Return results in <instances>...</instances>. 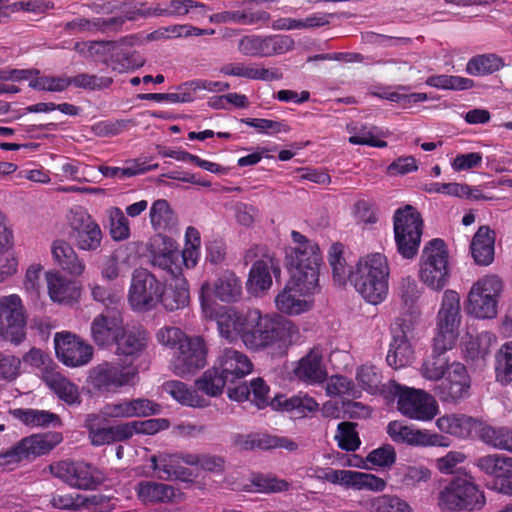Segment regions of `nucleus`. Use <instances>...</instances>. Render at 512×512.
I'll use <instances>...</instances> for the list:
<instances>
[{
    "mask_svg": "<svg viewBox=\"0 0 512 512\" xmlns=\"http://www.w3.org/2000/svg\"><path fill=\"white\" fill-rule=\"evenodd\" d=\"M436 424L441 432L466 439L476 430L478 421L464 414H450L438 418Z\"/></svg>",
    "mask_w": 512,
    "mask_h": 512,
    "instance_id": "nucleus-36",
    "label": "nucleus"
},
{
    "mask_svg": "<svg viewBox=\"0 0 512 512\" xmlns=\"http://www.w3.org/2000/svg\"><path fill=\"white\" fill-rule=\"evenodd\" d=\"M71 229V238L80 250L95 251L100 247L102 231L89 214L77 213L71 222Z\"/></svg>",
    "mask_w": 512,
    "mask_h": 512,
    "instance_id": "nucleus-23",
    "label": "nucleus"
},
{
    "mask_svg": "<svg viewBox=\"0 0 512 512\" xmlns=\"http://www.w3.org/2000/svg\"><path fill=\"white\" fill-rule=\"evenodd\" d=\"M266 48V35L243 36L238 43L239 52L250 57H266Z\"/></svg>",
    "mask_w": 512,
    "mask_h": 512,
    "instance_id": "nucleus-57",
    "label": "nucleus"
},
{
    "mask_svg": "<svg viewBox=\"0 0 512 512\" xmlns=\"http://www.w3.org/2000/svg\"><path fill=\"white\" fill-rule=\"evenodd\" d=\"M448 250L444 240L435 238L426 243L420 259V280L433 290L440 291L448 283Z\"/></svg>",
    "mask_w": 512,
    "mask_h": 512,
    "instance_id": "nucleus-10",
    "label": "nucleus"
},
{
    "mask_svg": "<svg viewBox=\"0 0 512 512\" xmlns=\"http://www.w3.org/2000/svg\"><path fill=\"white\" fill-rule=\"evenodd\" d=\"M129 418L147 417L161 412V406L146 398L127 399Z\"/></svg>",
    "mask_w": 512,
    "mask_h": 512,
    "instance_id": "nucleus-63",
    "label": "nucleus"
},
{
    "mask_svg": "<svg viewBox=\"0 0 512 512\" xmlns=\"http://www.w3.org/2000/svg\"><path fill=\"white\" fill-rule=\"evenodd\" d=\"M148 333L142 326L123 327L115 344L118 356L138 358L147 348Z\"/></svg>",
    "mask_w": 512,
    "mask_h": 512,
    "instance_id": "nucleus-27",
    "label": "nucleus"
},
{
    "mask_svg": "<svg viewBox=\"0 0 512 512\" xmlns=\"http://www.w3.org/2000/svg\"><path fill=\"white\" fill-rule=\"evenodd\" d=\"M372 507L375 512H413L408 502L393 495L377 497L373 500Z\"/></svg>",
    "mask_w": 512,
    "mask_h": 512,
    "instance_id": "nucleus-59",
    "label": "nucleus"
},
{
    "mask_svg": "<svg viewBox=\"0 0 512 512\" xmlns=\"http://www.w3.org/2000/svg\"><path fill=\"white\" fill-rule=\"evenodd\" d=\"M389 266L381 253H372L360 258L354 271H350V283L368 302L377 305L388 293Z\"/></svg>",
    "mask_w": 512,
    "mask_h": 512,
    "instance_id": "nucleus-4",
    "label": "nucleus"
},
{
    "mask_svg": "<svg viewBox=\"0 0 512 512\" xmlns=\"http://www.w3.org/2000/svg\"><path fill=\"white\" fill-rule=\"evenodd\" d=\"M474 465L484 474L499 479L500 492L512 495V458L500 454H488L478 457Z\"/></svg>",
    "mask_w": 512,
    "mask_h": 512,
    "instance_id": "nucleus-22",
    "label": "nucleus"
},
{
    "mask_svg": "<svg viewBox=\"0 0 512 512\" xmlns=\"http://www.w3.org/2000/svg\"><path fill=\"white\" fill-rule=\"evenodd\" d=\"M0 336L14 345L26 337L25 308L17 294L0 298Z\"/></svg>",
    "mask_w": 512,
    "mask_h": 512,
    "instance_id": "nucleus-13",
    "label": "nucleus"
},
{
    "mask_svg": "<svg viewBox=\"0 0 512 512\" xmlns=\"http://www.w3.org/2000/svg\"><path fill=\"white\" fill-rule=\"evenodd\" d=\"M29 87L35 90L62 92L69 87L67 76H40L29 81Z\"/></svg>",
    "mask_w": 512,
    "mask_h": 512,
    "instance_id": "nucleus-62",
    "label": "nucleus"
},
{
    "mask_svg": "<svg viewBox=\"0 0 512 512\" xmlns=\"http://www.w3.org/2000/svg\"><path fill=\"white\" fill-rule=\"evenodd\" d=\"M220 72L226 76H235L257 81H277L283 78L279 68H265L261 63L232 62L223 65Z\"/></svg>",
    "mask_w": 512,
    "mask_h": 512,
    "instance_id": "nucleus-25",
    "label": "nucleus"
},
{
    "mask_svg": "<svg viewBox=\"0 0 512 512\" xmlns=\"http://www.w3.org/2000/svg\"><path fill=\"white\" fill-rule=\"evenodd\" d=\"M123 25V19L120 18H102L94 17L91 19L77 17L67 22L64 29L71 34L86 33H108L116 32Z\"/></svg>",
    "mask_w": 512,
    "mask_h": 512,
    "instance_id": "nucleus-30",
    "label": "nucleus"
},
{
    "mask_svg": "<svg viewBox=\"0 0 512 512\" xmlns=\"http://www.w3.org/2000/svg\"><path fill=\"white\" fill-rule=\"evenodd\" d=\"M158 168V164H149L139 159L129 162L127 167H113L101 165L99 172L107 178H119L125 179L130 178L139 174H143L147 171H152Z\"/></svg>",
    "mask_w": 512,
    "mask_h": 512,
    "instance_id": "nucleus-49",
    "label": "nucleus"
},
{
    "mask_svg": "<svg viewBox=\"0 0 512 512\" xmlns=\"http://www.w3.org/2000/svg\"><path fill=\"white\" fill-rule=\"evenodd\" d=\"M21 371V359L11 353L0 351V381L12 382Z\"/></svg>",
    "mask_w": 512,
    "mask_h": 512,
    "instance_id": "nucleus-61",
    "label": "nucleus"
},
{
    "mask_svg": "<svg viewBox=\"0 0 512 512\" xmlns=\"http://www.w3.org/2000/svg\"><path fill=\"white\" fill-rule=\"evenodd\" d=\"M47 386L68 405H79L81 396L77 385L59 372L51 371L44 375Z\"/></svg>",
    "mask_w": 512,
    "mask_h": 512,
    "instance_id": "nucleus-40",
    "label": "nucleus"
},
{
    "mask_svg": "<svg viewBox=\"0 0 512 512\" xmlns=\"http://www.w3.org/2000/svg\"><path fill=\"white\" fill-rule=\"evenodd\" d=\"M54 447L47 436L31 435L19 441L14 447L0 455L6 463L19 462L30 456H40L50 452Z\"/></svg>",
    "mask_w": 512,
    "mask_h": 512,
    "instance_id": "nucleus-28",
    "label": "nucleus"
},
{
    "mask_svg": "<svg viewBox=\"0 0 512 512\" xmlns=\"http://www.w3.org/2000/svg\"><path fill=\"white\" fill-rule=\"evenodd\" d=\"M485 503L484 492L468 474L452 478L438 496V506L442 512L480 510Z\"/></svg>",
    "mask_w": 512,
    "mask_h": 512,
    "instance_id": "nucleus-7",
    "label": "nucleus"
},
{
    "mask_svg": "<svg viewBox=\"0 0 512 512\" xmlns=\"http://www.w3.org/2000/svg\"><path fill=\"white\" fill-rule=\"evenodd\" d=\"M322 479L333 484H341L347 488L357 490L382 491L386 487V482L370 473L352 471V470H335L328 468L321 476Z\"/></svg>",
    "mask_w": 512,
    "mask_h": 512,
    "instance_id": "nucleus-21",
    "label": "nucleus"
},
{
    "mask_svg": "<svg viewBox=\"0 0 512 512\" xmlns=\"http://www.w3.org/2000/svg\"><path fill=\"white\" fill-rule=\"evenodd\" d=\"M322 351L314 347L304 356L295 370L296 375L310 383L322 382L326 378V371L322 366Z\"/></svg>",
    "mask_w": 512,
    "mask_h": 512,
    "instance_id": "nucleus-39",
    "label": "nucleus"
},
{
    "mask_svg": "<svg viewBox=\"0 0 512 512\" xmlns=\"http://www.w3.org/2000/svg\"><path fill=\"white\" fill-rule=\"evenodd\" d=\"M291 239L295 247L286 253L291 276L310 281L308 285L319 283V268L322 263L319 245L296 230L291 232Z\"/></svg>",
    "mask_w": 512,
    "mask_h": 512,
    "instance_id": "nucleus-8",
    "label": "nucleus"
},
{
    "mask_svg": "<svg viewBox=\"0 0 512 512\" xmlns=\"http://www.w3.org/2000/svg\"><path fill=\"white\" fill-rule=\"evenodd\" d=\"M47 286L49 296L54 302L68 303L76 300L80 295L76 283L67 280L58 272L47 273Z\"/></svg>",
    "mask_w": 512,
    "mask_h": 512,
    "instance_id": "nucleus-41",
    "label": "nucleus"
},
{
    "mask_svg": "<svg viewBox=\"0 0 512 512\" xmlns=\"http://www.w3.org/2000/svg\"><path fill=\"white\" fill-rule=\"evenodd\" d=\"M169 420L165 418H151L143 421L120 423L115 426L101 427V418L96 413L85 416L84 427L88 431V438L93 446H103L116 442H124L135 434L153 435L168 429Z\"/></svg>",
    "mask_w": 512,
    "mask_h": 512,
    "instance_id": "nucleus-5",
    "label": "nucleus"
},
{
    "mask_svg": "<svg viewBox=\"0 0 512 512\" xmlns=\"http://www.w3.org/2000/svg\"><path fill=\"white\" fill-rule=\"evenodd\" d=\"M460 324V297L454 290H446L438 312V329L457 332Z\"/></svg>",
    "mask_w": 512,
    "mask_h": 512,
    "instance_id": "nucleus-34",
    "label": "nucleus"
},
{
    "mask_svg": "<svg viewBox=\"0 0 512 512\" xmlns=\"http://www.w3.org/2000/svg\"><path fill=\"white\" fill-rule=\"evenodd\" d=\"M404 324L400 325V331L394 332L393 341L390 343V348L386 357L389 366L394 369H399L407 366L413 356L411 345L408 342L407 331L404 329Z\"/></svg>",
    "mask_w": 512,
    "mask_h": 512,
    "instance_id": "nucleus-38",
    "label": "nucleus"
},
{
    "mask_svg": "<svg viewBox=\"0 0 512 512\" xmlns=\"http://www.w3.org/2000/svg\"><path fill=\"white\" fill-rule=\"evenodd\" d=\"M137 370L117 362H102L89 375L92 388L98 393H116L125 386L134 384Z\"/></svg>",
    "mask_w": 512,
    "mask_h": 512,
    "instance_id": "nucleus-14",
    "label": "nucleus"
},
{
    "mask_svg": "<svg viewBox=\"0 0 512 512\" xmlns=\"http://www.w3.org/2000/svg\"><path fill=\"white\" fill-rule=\"evenodd\" d=\"M211 291L208 282L202 284L199 293L202 313L207 319H216L220 335L225 339L234 341L239 338L250 351L269 349L272 354L283 356L298 336L297 326L281 315L262 314L259 309L241 313L228 307L216 311Z\"/></svg>",
    "mask_w": 512,
    "mask_h": 512,
    "instance_id": "nucleus-1",
    "label": "nucleus"
},
{
    "mask_svg": "<svg viewBox=\"0 0 512 512\" xmlns=\"http://www.w3.org/2000/svg\"><path fill=\"white\" fill-rule=\"evenodd\" d=\"M105 500L102 495H93L91 497L80 494H55L50 501L53 508L60 510H79L97 506Z\"/></svg>",
    "mask_w": 512,
    "mask_h": 512,
    "instance_id": "nucleus-45",
    "label": "nucleus"
},
{
    "mask_svg": "<svg viewBox=\"0 0 512 512\" xmlns=\"http://www.w3.org/2000/svg\"><path fill=\"white\" fill-rule=\"evenodd\" d=\"M13 415L23 424L30 427L61 426V419L59 415L46 410L19 408L14 410Z\"/></svg>",
    "mask_w": 512,
    "mask_h": 512,
    "instance_id": "nucleus-44",
    "label": "nucleus"
},
{
    "mask_svg": "<svg viewBox=\"0 0 512 512\" xmlns=\"http://www.w3.org/2000/svg\"><path fill=\"white\" fill-rule=\"evenodd\" d=\"M308 282V280L291 276L275 298L277 309L288 315H298L308 311L310 302L306 298L319 290V283L308 285Z\"/></svg>",
    "mask_w": 512,
    "mask_h": 512,
    "instance_id": "nucleus-16",
    "label": "nucleus"
},
{
    "mask_svg": "<svg viewBox=\"0 0 512 512\" xmlns=\"http://www.w3.org/2000/svg\"><path fill=\"white\" fill-rule=\"evenodd\" d=\"M124 327L122 313L116 309H106L91 322V338L96 346L108 348L115 344Z\"/></svg>",
    "mask_w": 512,
    "mask_h": 512,
    "instance_id": "nucleus-20",
    "label": "nucleus"
},
{
    "mask_svg": "<svg viewBox=\"0 0 512 512\" xmlns=\"http://www.w3.org/2000/svg\"><path fill=\"white\" fill-rule=\"evenodd\" d=\"M253 364L247 355L234 350L225 349L219 358V366L207 370L201 379L194 382V407H204L206 402L197 395V391L209 396L222 393L225 385L235 384L252 372Z\"/></svg>",
    "mask_w": 512,
    "mask_h": 512,
    "instance_id": "nucleus-3",
    "label": "nucleus"
},
{
    "mask_svg": "<svg viewBox=\"0 0 512 512\" xmlns=\"http://www.w3.org/2000/svg\"><path fill=\"white\" fill-rule=\"evenodd\" d=\"M68 82L69 86L74 85L78 88L94 91L109 88L113 83V79L106 76L98 77L92 74L80 73L76 76L68 77Z\"/></svg>",
    "mask_w": 512,
    "mask_h": 512,
    "instance_id": "nucleus-58",
    "label": "nucleus"
},
{
    "mask_svg": "<svg viewBox=\"0 0 512 512\" xmlns=\"http://www.w3.org/2000/svg\"><path fill=\"white\" fill-rule=\"evenodd\" d=\"M145 64V59L139 52L132 49H116L113 50L109 67L113 71L119 73H126L137 70Z\"/></svg>",
    "mask_w": 512,
    "mask_h": 512,
    "instance_id": "nucleus-46",
    "label": "nucleus"
},
{
    "mask_svg": "<svg viewBox=\"0 0 512 512\" xmlns=\"http://www.w3.org/2000/svg\"><path fill=\"white\" fill-rule=\"evenodd\" d=\"M192 226L185 231L186 245L180 251L171 237H162L164 249L152 252V263L154 266L166 271L172 276L173 283L168 286L161 285L160 303L168 311H175L184 308L190 301L189 282L180 278L183 269H189L188 261L192 259Z\"/></svg>",
    "mask_w": 512,
    "mask_h": 512,
    "instance_id": "nucleus-2",
    "label": "nucleus"
},
{
    "mask_svg": "<svg viewBox=\"0 0 512 512\" xmlns=\"http://www.w3.org/2000/svg\"><path fill=\"white\" fill-rule=\"evenodd\" d=\"M54 345L57 358L67 367L84 366L93 357V347L70 332L56 333Z\"/></svg>",
    "mask_w": 512,
    "mask_h": 512,
    "instance_id": "nucleus-18",
    "label": "nucleus"
},
{
    "mask_svg": "<svg viewBox=\"0 0 512 512\" xmlns=\"http://www.w3.org/2000/svg\"><path fill=\"white\" fill-rule=\"evenodd\" d=\"M496 336L488 331L481 332L466 344L465 358L467 363L478 370H483L496 344Z\"/></svg>",
    "mask_w": 512,
    "mask_h": 512,
    "instance_id": "nucleus-29",
    "label": "nucleus"
},
{
    "mask_svg": "<svg viewBox=\"0 0 512 512\" xmlns=\"http://www.w3.org/2000/svg\"><path fill=\"white\" fill-rule=\"evenodd\" d=\"M326 391L330 396H348L353 399L361 396V391L354 382L342 375L332 376L327 383Z\"/></svg>",
    "mask_w": 512,
    "mask_h": 512,
    "instance_id": "nucleus-56",
    "label": "nucleus"
},
{
    "mask_svg": "<svg viewBox=\"0 0 512 512\" xmlns=\"http://www.w3.org/2000/svg\"><path fill=\"white\" fill-rule=\"evenodd\" d=\"M449 368L448 360L444 355H438L432 352L431 358L423 363L422 373L427 379L438 380L446 376Z\"/></svg>",
    "mask_w": 512,
    "mask_h": 512,
    "instance_id": "nucleus-60",
    "label": "nucleus"
},
{
    "mask_svg": "<svg viewBox=\"0 0 512 512\" xmlns=\"http://www.w3.org/2000/svg\"><path fill=\"white\" fill-rule=\"evenodd\" d=\"M49 470L53 476L77 489L93 490L103 481V474L84 461H59L49 465Z\"/></svg>",
    "mask_w": 512,
    "mask_h": 512,
    "instance_id": "nucleus-15",
    "label": "nucleus"
},
{
    "mask_svg": "<svg viewBox=\"0 0 512 512\" xmlns=\"http://www.w3.org/2000/svg\"><path fill=\"white\" fill-rule=\"evenodd\" d=\"M149 217L153 229L158 232L155 242L159 240L164 246L161 238L167 236L162 233L171 231L177 223L174 211L171 209L167 200L158 199L154 201L150 207Z\"/></svg>",
    "mask_w": 512,
    "mask_h": 512,
    "instance_id": "nucleus-35",
    "label": "nucleus"
},
{
    "mask_svg": "<svg viewBox=\"0 0 512 512\" xmlns=\"http://www.w3.org/2000/svg\"><path fill=\"white\" fill-rule=\"evenodd\" d=\"M115 46L116 44L113 41H86L76 43L75 49L78 52H83L84 48H86L89 57L101 61L108 66Z\"/></svg>",
    "mask_w": 512,
    "mask_h": 512,
    "instance_id": "nucleus-54",
    "label": "nucleus"
},
{
    "mask_svg": "<svg viewBox=\"0 0 512 512\" xmlns=\"http://www.w3.org/2000/svg\"><path fill=\"white\" fill-rule=\"evenodd\" d=\"M424 223L420 212L412 205L395 210L393 231L397 252L404 259H414L419 251Z\"/></svg>",
    "mask_w": 512,
    "mask_h": 512,
    "instance_id": "nucleus-9",
    "label": "nucleus"
},
{
    "mask_svg": "<svg viewBox=\"0 0 512 512\" xmlns=\"http://www.w3.org/2000/svg\"><path fill=\"white\" fill-rule=\"evenodd\" d=\"M502 281L495 275L486 276L473 284L469 294L467 311L479 319H491L497 315L498 298Z\"/></svg>",
    "mask_w": 512,
    "mask_h": 512,
    "instance_id": "nucleus-11",
    "label": "nucleus"
},
{
    "mask_svg": "<svg viewBox=\"0 0 512 512\" xmlns=\"http://www.w3.org/2000/svg\"><path fill=\"white\" fill-rule=\"evenodd\" d=\"M135 491L144 504L167 503L175 497V489L171 485L149 480L140 481Z\"/></svg>",
    "mask_w": 512,
    "mask_h": 512,
    "instance_id": "nucleus-37",
    "label": "nucleus"
},
{
    "mask_svg": "<svg viewBox=\"0 0 512 512\" xmlns=\"http://www.w3.org/2000/svg\"><path fill=\"white\" fill-rule=\"evenodd\" d=\"M504 66L503 59L496 54L473 56L466 65V72L472 76L490 75Z\"/></svg>",
    "mask_w": 512,
    "mask_h": 512,
    "instance_id": "nucleus-47",
    "label": "nucleus"
},
{
    "mask_svg": "<svg viewBox=\"0 0 512 512\" xmlns=\"http://www.w3.org/2000/svg\"><path fill=\"white\" fill-rule=\"evenodd\" d=\"M154 471L158 477L163 480H180L189 482L191 481L192 472L187 467L192 465V456L187 455L182 457L180 455H168L157 461L156 457L153 456L151 459Z\"/></svg>",
    "mask_w": 512,
    "mask_h": 512,
    "instance_id": "nucleus-26",
    "label": "nucleus"
},
{
    "mask_svg": "<svg viewBox=\"0 0 512 512\" xmlns=\"http://www.w3.org/2000/svg\"><path fill=\"white\" fill-rule=\"evenodd\" d=\"M213 291L222 302H236L242 295L241 280L233 272L226 271L215 282Z\"/></svg>",
    "mask_w": 512,
    "mask_h": 512,
    "instance_id": "nucleus-43",
    "label": "nucleus"
},
{
    "mask_svg": "<svg viewBox=\"0 0 512 512\" xmlns=\"http://www.w3.org/2000/svg\"><path fill=\"white\" fill-rule=\"evenodd\" d=\"M496 381L507 385L512 382V341L501 346L495 355Z\"/></svg>",
    "mask_w": 512,
    "mask_h": 512,
    "instance_id": "nucleus-51",
    "label": "nucleus"
},
{
    "mask_svg": "<svg viewBox=\"0 0 512 512\" xmlns=\"http://www.w3.org/2000/svg\"><path fill=\"white\" fill-rule=\"evenodd\" d=\"M426 84L443 90H469L474 87V81L470 78L445 74L429 76Z\"/></svg>",
    "mask_w": 512,
    "mask_h": 512,
    "instance_id": "nucleus-52",
    "label": "nucleus"
},
{
    "mask_svg": "<svg viewBox=\"0 0 512 512\" xmlns=\"http://www.w3.org/2000/svg\"><path fill=\"white\" fill-rule=\"evenodd\" d=\"M266 57L280 55L291 51L295 42L290 35L272 34L266 35Z\"/></svg>",
    "mask_w": 512,
    "mask_h": 512,
    "instance_id": "nucleus-64",
    "label": "nucleus"
},
{
    "mask_svg": "<svg viewBox=\"0 0 512 512\" xmlns=\"http://www.w3.org/2000/svg\"><path fill=\"white\" fill-rule=\"evenodd\" d=\"M387 433L397 443H407L415 446H443V436L414 429L399 421H391L387 426Z\"/></svg>",
    "mask_w": 512,
    "mask_h": 512,
    "instance_id": "nucleus-24",
    "label": "nucleus"
},
{
    "mask_svg": "<svg viewBox=\"0 0 512 512\" xmlns=\"http://www.w3.org/2000/svg\"><path fill=\"white\" fill-rule=\"evenodd\" d=\"M481 440L500 450L512 452V429L508 427L484 426L480 429Z\"/></svg>",
    "mask_w": 512,
    "mask_h": 512,
    "instance_id": "nucleus-48",
    "label": "nucleus"
},
{
    "mask_svg": "<svg viewBox=\"0 0 512 512\" xmlns=\"http://www.w3.org/2000/svg\"><path fill=\"white\" fill-rule=\"evenodd\" d=\"M495 231L489 226H480L474 234L470 251L474 262L480 266H488L494 260Z\"/></svg>",
    "mask_w": 512,
    "mask_h": 512,
    "instance_id": "nucleus-31",
    "label": "nucleus"
},
{
    "mask_svg": "<svg viewBox=\"0 0 512 512\" xmlns=\"http://www.w3.org/2000/svg\"><path fill=\"white\" fill-rule=\"evenodd\" d=\"M356 426V423L349 421H343L338 424L335 440L340 449L354 452L359 448L361 441L356 431Z\"/></svg>",
    "mask_w": 512,
    "mask_h": 512,
    "instance_id": "nucleus-55",
    "label": "nucleus"
},
{
    "mask_svg": "<svg viewBox=\"0 0 512 512\" xmlns=\"http://www.w3.org/2000/svg\"><path fill=\"white\" fill-rule=\"evenodd\" d=\"M56 265L72 276H80L85 270V263L79 259L73 247L63 240H56L51 248Z\"/></svg>",
    "mask_w": 512,
    "mask_h": 512,
    "instance_id": "nucleus-32",
    "label": "nucleus"
},
{
    "mask_svg": "<svg viewBox=\"0 0 512 512\" xmlns=\"http://www.w3.org/2000/svg\"><path fill=\"white\" fill-rule=\"evenodd\" d=\"M382 396L389 401L397 400V408L404 416L429 421L438 412L434 397L421 389L411 388L390 380L382 388Z\"/></svg>",
    "mask_w": 512,
    "mask_h": 512,
    "instance_id": "nucleus-6",
    "label": "nucleus"
},
{
    "mask_svg": "<svg viewBox=\"0 0 512 512\" xmlns=\"http://www.w3.org/2000/svg\"><path fill=\"white\" fill-rule=\"evenodd\" d=\"M329 264L332 268L334 282L340 286L345 285L347 281L350 282V271H354V269L347 266L346 260L343 257L342 244L334 243L331 246Z\"/></svg>",
    "mask_w": 512,
    "mask_h": 512,
    "instance_id": "nucleus-50",
    "label": "nucleus"
},
{
    "mask_svg": "<svg viewBox=\"0 0 512 512\" xmlns=\"http://www.w3.org/2000/svg\"><path fill=\"white\" fill-rule=\"evenodd\" d=\"M157 339L161 344L176 350L172 363L177 375L192 372V338L178 327H164L157 332Z\"/></svg>",
    "mask_w": 512,
    "mask_h": 512,
    "instance_id": "nucleus-17",
    "label": "nucleus"
},
{
    "mask_svg": "<svg viewBox=\"0 0 512 512\" xmlns=\"http://www.w3.org/2000/svg\"><path fill=\"white\" fill-rule=\"evenodd\" d=\"M356 380L361 388L370 394L379 393L382 395V375L375 366L362 365L357 369Z\"/></svg>",
    "mask_w": 512,
    "mask_h": 512,
    "instance_id": "nucleus-53",
    "label": "nucleus"
},
{
    "mask_svg": "<svg viewBox=\"0 0 512 512\" xmlns=\"http://www.w3.org/2000/svg\"><path fill=\"white\" fill-rule=\"evenodd\" d=\"M161 285L162 282L147 269H136L132 274L128 291L131 309L137 312L155 309L161 300Z\"/></svg>",
    "mask_w": 512,
    "mask_h": 512,
    "instance_id": "nucleus-12",
    "label": "nucleus"
},
{
    "mask_svg": "<svg viewBox=\"0 0 512 512\" xmlns=\"http://www.w3.org/2000/svg\"><path fill=\"white\" fill-rule=\"evenodd\" d=\"M270 406L273 410L277 411H296L302 416L318 409V403L308 395H294L290 398H287L285 395H276L270 401Z\"/></svg>",
    "mask_w": 512,
    "mask_h": 512,
    "instance_id": "nucleus-42",
    "label": "nucleus"
},
{
    "mask_svg": "<svg viewBox=\"0 0 512 512\" xmlns=\"http://www.w3.org/2000/svg\"><path fill=\"white\" fill-rule=\"evenodd\" d=\"M470 387L471 379L465 365L452 363L435 388V394L442 402L456 404L469 397Z\"/></svg>",
    "mask_w": 512,
    "mask_h": 512,
    "instance_id": "nucleus-19",
    "label": "nucleus"
},
{
    "mask_svg": "<svg viewBox=\"0 0 512 512\" xmlns=\"http://www.w3.org/2000/svg\"><path fill=\"white\" fill-rule=\"evenodd\" d=\"M271 271L275 276L280 274V268L275 266L273 259L255 261L249 271L247 288L252 293L267 290L272 285Z\"/></svg>",
    "mask_w": 512,
    "mask_h": 512,
    "instance_id": "nucleus-33",
    "label": "nucleus"
}]
</instances>
